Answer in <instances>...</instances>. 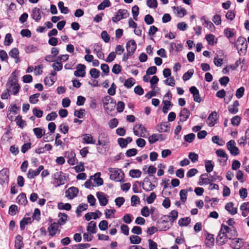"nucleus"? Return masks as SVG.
<instances>
[{"label": "nucleus", "instance_id": "f257e3e1", "mask_svg": "<svg viewBox=\"0 0 249 249\" xmlns=\"http://www.w3.org/2000/svg\"><path fill=\"white\" fill-rule=\"evenodd\" d=\"M238 50V53L240 55H245L247 53L248 43L246 39L242 36H240L237 39L236 42L234 43Z\"/></svg>", "mask_w": 249, "mask_h": 249}, {"label": "nucleus", "instance_id": "aec40b11", "mask_svg": "<svg viewBox=\"0 0 249 249\" xmlns=\"http://www.w3.org/2000/svg\"><path fill=\"white\" fill-rule=\"evenodd\" d=\"M100 176L101 173L97 172L95 173L94 176L90 177V179H93L94 181L96 182V185L97 186L103 185L104 183L103 179L100 178Z\"/></svg>", "mask_w": 249, "mask_h": 249}, {"label": "nucleus", "instance_id": "0e129e2a", "mask_svg": "<svg viewBox=\"0 0 249 249\" xmlns=\"http://www.w3.org/2000/svg\"><path fill=\"white\" fill-rule=\"evenodd\" d=\"M137 150L136 148H131L127 150L125 153L127 157H130L134 156L137 154Z\"/></svg>", "mask_w": 249, "mask_h": 249}, {"label": "nucleus", "instance_id": "f03ea898", "mask_svg": "<svg viewBox=\"0 0 249 249\" xmlns=\"http://www.w3.org/2000/svg\"><path fill=\"white\" fill-rule=\"evenodd\" d=\"M108 171L111 173L110 179L116 181L124 182V174L121 169L109 168Z\"/></svg>", "mask_w": 249, "mask_h": 249}, {"label": "nucleus", "instance_id": "6e6d98bb", "mask_svg": "<svg viewBox=\"0 0 249 249\" xmlns=\"http://www.w3.org/2000/svg\"><path fill=\"white\" fill-rule=\"evenodd\" d=\"M37 47L33 45H29L25 47V51L26 53H30L36 52Z\"/></svg>", "mask_w": 249, "mask_h": 249}, {"label": "nucleus", "instance_id": "f8f14e48", "mask_svg": "<svg viewBox=\"0 0 249 249\" xmlns=\"http://www.w3.org/2000/svg\"><path fill=\"white\" fill-rule=\"evenodd\" d=\"M217 114L216 111L212 112L208 116L207 120L209 121L208 125L213 126L216 123L217 120Z\"/></svg>", "mask_w": 249, "mask_h": 249}, {"label": "nucleus", "instance_id": "3c124183", "mask_svg": "<svg viewBox=\"0 0 249 249\" xmlns=\"http://www.w3.org/2000/svg\"><path fill=\"white\" fill-rule=\"evenodd\" d=\"M40 96V93H36L32 95L29 97V101L31 104H36L38 102V98Z\"/></svg>", "mask_w": 249, "mask_h": 249}, {"label": "nucleus", "instance_id": "9d476101", "mask_svg": "<svg viewBox=\"0 0 249 249\" xmlns=\"http://www.w3.org/2000/svg\"><path fill=\"white\" fill-rule=\"evenodd\" d=\"M78 192L79 190L77 188L71 187L66 191V196L69 199H73L77 196Z\"/></svg>", "mask_w": 249, "mask_h": 249}, {"label": "nucleus", "instance_id": "473e14b6", "mask_svg": "<svg viewBox=\"0 0 249 249\" xmlns=\"http://www.w3.org/2000/svg\"><path fill=\"white\" fill-rule=\"evenodd\" d=\"M58 217H59L58 221L59 222L60 225L65 224L67 221L68 216L65 213H59L58 214Z\"/></svg>", "mask_w": 249, "mask_h": 249}, {"label": "nucleus", "instance_id": "1a4fd4ad", "mask_svg": "<svg viewBox=\"0 0 249 249\" xmlns=\"http://www.w3.org/2000/svg\"><path fill=\"white\" fill-rule=\"evenodd\" d=\"M190 93L193 95L194 101L197 103H200L202 99L200 96L199 90L195 86H192L189 89Z\"/></svg>", "mask_w": 249, "mask_h": 249}, {"label": "nucleus", "instance_id": "e433bc0d", "mask_svg": "<svg viewBox=\"0 0 249 249\" xmlns=\"http://www.w3.org/2000/svg\"><path fill=\"white\" fill-rule=\"evenodd\" d=\"M110 4L111 3L109 0H104L98 6V9L99 10H103L106 7L110 6Z\"/></svg>", "mask_w": 249, "mask_h": 249}, {"label": "nucleus", "instance_id": "2eb2a0df", "mask_svg": "<svg viewBox=\"0 0 249 249\" xmlns=\"http://www.w3.org/2000/svg\"><path fill=\"white\" fill-rule=\"evenodd\" d=\"M190 115L189 110L187 108H183L179 113V117H180L179 122H184L187 120Z\"/></svg>", "mask_w": 249, "mask_h": 249}, {"label": "nucleus", "instance_id": "13d9d810", "mask_svg": "<svg viewBox=\"0 0 249 249\" xmlns=\"http://www.w3.org/2000/svg\"><path fill=\"white\" fill-rule=\"evenodd\" d=\"M99 228L101 231H105L108 228V222L105 220L101 221L99 224Z\"/></svg>", "mask_w": 249, "mask_h": 249}, {"label": "nucleus", "instance_id": "79ce46f5", "mask_svg": "<svg viewBox=\"0 0 249 249\" xmlns=\"http://www.w3.org/2000/svg\"><path fill=\"white\" fill-rule=\"evenodd\" d=\"M58 7L60 9L61 12L63 14H67L69 12L68 8L64 6V2L63 1H59L58 2Z\"/></svg>", "mask_w": 249, "mask_h": 249}, {"label": "nucleus", "instance_id": "4d7b16f0", "mask_svg": "<svg viewBox=\"0 0 249 249\" xmlns=\"http://www.w3.org/2000/svg\"><path fill=\"white\" fill-rule=\"evenodd\" d=\"M146 4L147 5L151 8H156L158 6V2L157 0H147Z\"/></svg>", "mask_w": 249, "mask_h": 249}, {"label": "nucleus", "instance_id": "9b49d317", "mask_svg": "<svg viewBox=\"0 0 249 249\" xmlns=\"http://www.w3.org/2000/svg\"><path fill=\"white\" fill-rule=\"evenodd\" d=\"M76 68L77 70L74 72V75L76 77H84L86 73V66L83 64H79Z\"/></svg>", "mask_w": 249, "mask_h": 249}, {"label": "nucleus", "instance_id": "412c9836", "mask_svg": "<svg viewBox=\"0 0 249 249\" xmlns=\"http://www.w3.org/2000/svg\"><path fill=\"white\" fill-rule=\"evenodd\" d=\"M236 31L234 29L227 28L224 30V34L229 40L235 36Z\"/></svg>", "mask_w": 249, "mask_h": 249}, {"label": "nucleus", "instance_id": "49530a36", "mask_svg": "<svg viewBox=\"0 0 249 249\" xmlns=\"http://www.w3.org/2000/svg\"><path fill=\"white\" fill-rule=\"evenodd\" d=\"M135 80L133 78H129L126 79L124 83V86L127 88H131L135 84Z\"/></svg>", "mask_w": 249, "mask_h": 249}, {"label": "nucleus", "instance_id": "774afa93", "mask_svg": "<svg viewBox=\"0 0 249 249\" xmlns=\"http://www.w3.org/2000/svg\"><path fill=\"white\" fill-rule=\"evenodd\" d=\"M245 89L244 87H241L238 89L236 91L235 95L238 99L242 98L244 95Z\"/></svg>", "mask_w": 249, "mask_h": 249}, {"label": "nucleus", "instance_id": "680f3d73", "mask_svg": "<svg viewBox=\"0 0 249 249\" xmlns=\"http://www.w3.org/2000/svg\"><path fill=\"white\" fill-rule=\"evenodd\" d=\"M40 211L39 209L36 208L34 211V213L33 214L32 218L33 219H35L37 221H39L40 219Z\"/></svg>", "mask_w": 249, "mask_h": 249}, {"label": "nucleus", "instance_id": "4c0bfd02", "mask_svg": "<svg viewBox=\"0 0 249 249\" xmlns=\"http://www.w3.org/2000/svg\"><path fill=\"white\" fill-rule=\"evenodd\" d=\"M129 239L130 242L132 244H139L141 243L142 240V239L140 236L135 235H131Z\"/></svg>", "mask_w": 249, "mask_h": 249}, {"label": "nucleus", "instance_id": "603ef678", "mask_svg": "<svg viewBox=\"0 0 249 249\" xmlns=\"http://www.w3.org/2000/svg\"><path fill=\"white\" fill-rule=\"evenodd\" d=\"M241 118L238 115L235 116L231 119V124L233 125L238 126L241 122Z\"/></svg>", "mask_w": 249, "mask_h": 249}, {"label": "nucleus", "instance_id": "c03bdc74", "mask_svg": "<svg viewBox=\"0 0 249 249\" xmlns=\"http://www.w3.org/2000/svg\"><path fill=\"white\" fill-rule=\"evenodd\" d=\"M194 74V70L193 69H190L188 70L186 72H185L183 76L182 79L184 81H187L189 80L192 75Z\"/></svg>", "mask_w": 249, "mask_h": 249}, {"label": "nucleus", "instance_id": "c85d7f7f", "mask_svg": "<svg viewBox=\"0 0 249 249\" xmlns=\"http://www.w3.org/2000/svg\"><path fill=\"white\" fill-rule=\"evenodd\" d=\"M204 177H209L208 173H204L201 175L200 179L202 180L203 183L205 184H210L211 182H215V179H211V178H204Z\"/></svg>", "mask_w": 249, "mask_h": 249}, {"label": "nucleus", "instance_id": "052dcab7", "mask_svg": "<svg viewBox=\"0 0 249 249\" xmlns=\"http://www.w3.org/2000/svg\"><path fill=\"white\" fill-rule=\"evenodd\" d=\"M188 157L193 163H195L198 161V156L195 152H190L189 154Z\"/></svg>", "mask_w": 249, "mask_h": 249}, {"label": "nucleus", "instance_id": "7c9ffc66", "mask_svg": "<svg viewBox=\"0 0 249 249\" xmlns=\"http://www.w3.org/2000/svg\"><path fill=\"white\" fill-rule=\"evenodd\" d=\"M216 154L218 157L223 158V161L226 162L228 160V155L223 149H218L216 151Z\"/></svg>", "mask_w": 249, "mask_h": 249}, {"label": "nucleus", "instance_id": "f704fd0d", "mask_svg": "<svg viewBox=\"0 0 249 249\" xmlns=\"http://www.w3.org/2000/svg\"><path fill=\"white\" fill-rule=\"evenodd\" d=\"M15 121L17 125L21 128H23L26 125V122L22 119V116L20 115L17 116Z\"/></svg>", "mask_w": 249, "mask_h": 249}, {"label": "nucleus", "instance_id": "0eeeda50", "mask_svg": "<svg viewBox=\"0 0 249 249\" xmlns=\"http://www.w3.org/2000/svg\"><path fill=\"white\" fill-rule=\"evenodd\" d=\"M235 142L234 140H231L227 143V147L230 153L233 156H236L239 154L238 148L235 146Z\"/></svg>", "mask_w": 249, "mask_h": 249}, {"label": "nucleus", "instance_id": "5701e85b", "mask_svg": "<svg viewBox=\"0 0 249 249\" xmlns=\"http://www.w3.org/2000/svg\"><path fill=\"white\" fill-rule=\"evenodd\" d=\"M111 99V97L110 96L107 95L105 96L102 100L103 103V106L105 109L107 110V112L108 113V110L111 112L113 108H109L108 105H109V101Z\"/></svg>", "mask_w": 249, "mask_h": 249}, {"label": "nucleus", "instance_id": "a18cd8bd", "mask_svg": "<svg viewBox=\"0 0 249 249\" xmlns=\"http://www.w3.org/2000/svg\"><path fill=\"white\" fill-rule=\"evenodd\" d=\"M132 13L133 18L135 20H138L137 17L139 14V8L137 5H134L132 8Z\"/></svg>", "mask_w": 249, "mask_h": 249}, {"label": "nucleus", "instance_id": "72a5a7b5", "mask_svg": "<svg viewBox=\"0 0 249 249\" xmlns=\"http://www.w3.org/2000/svg\"><path fill=\"white\" fill-rule=\"evenodd\" d=\"M191 222V218L189 217H186L185 218H181L179 220L178 224L181 226H188Z\"/></svg>", "mask_w": 249, "mask_h": 249}, {"label": "nucleus", "instance_id": "dca6fc26", "mask_svg": "<svg viewBox=\"0 0 249 249\" xmlns=\"http://www.w3.org/2000/svg\"><path fill=\"white\" fill-rule=\"evenodd\" d=\"M160 221H158L157 223L160 224L159 227L160 231H166L168 230L171 226H169V222L166 220H162L160 219Z\"/></svg>", "mask_w": 249, "mask_h": 249}, {"label": "nucleus", "instance_id": "cd10ccee", "mask_svg": "<svg viewBox=\"0 0 249 249\" xmlns=\"http://www.w3.org/2000/svg\"><path fill=\"white\" fill-rule=\"evenodd\" d=\"M83 140L84 142L87 144H94L95 142V140H93L92 136L89 134L84 135Z\"/></svg>", "mask_w": 249, "mask_h": 249}, {"label": "nucleus", "instance_id": "de8ad7c7", "mask_svg": "<svg viewBox=\"0 0 249 249\" xmlns=\"http://www.w3.org/2000/svg\"><path fill=\"white\" fill-rule=\"evenodd\" d=\"M18 212V206L15 204L11 205L9 208L8 213L11 215H14Z\"/></svg>", "mask_w": 249, "mask_h": 249}, {"label": "nucleus", "instance_id": "6e6552de", "mask_svg": "<svg viewBox=\"0 0 249 249\" xmlns=\"http://www.w3.org/2000/svg\"><path fill=\"white\" fill-rule=\"evenodd\" d=\"M230 247L233 249H240L244 245V240L242 238H232Z\"/></svg>", "mask_w": 249, "mask_h": 249}, {"label": "nucleus", "instance_id": "423d86ee", "mask_svg": "<svg viewBox=\"0 0 249 249\" xmlns=\"http://www.w3.org/2000/svg\"><path fill=\"white\" fill-rule=\"evenodd\" d=\"M224 234V232H221V231L220 230L216 239V242L218 245H223L227 242V239H231V236H229L227 234L226 236H225V235Z\"/></svg>", "mask_w": 249, "mask_h": 249}, {"label": "nucleus", "instance_id": "c9c22d12", "mask_svg": "<svg viewBox=\"0 0 249 249\" xmlns=\"http://www.w3.org/2000/svg\"><path fill=\"white\" fill-rule=\"evenodd\" d=\"M129 174L132 178H138L141 177L142 172L139 169H132L130 170Z\"/></svg>", "mask_w": 249, "mask_h": 249}, {"label": "nucleus", "instance_id": "20e7f679", "mask_svg": "<svg viewBox=\"0 0 249 249\" xmlns=\"http://www.w3.org/2000/svg\"><path fill=\"white\" fill-rule=\"evenodd\" d=\"M7 86L10 89V91L12 90L13 94L16 95L19 91L20 87L18 83V80L16 78L9 77L7 83Z\"/></svg>", "mask_w": 249, "mask_h": 249}, {"label": "nucleus", "instance_id": "09e8293b", "mask_svg": "<svg viewBox=\"0 0 249 249\" xmlns=\"http://www.w3.org/2000/svg\"><path fill=\"white\" fill-rule=\"evenodd\" d=\"M100 73V71L95 68L91 69L89 71L90 76L95 79H96L99 77Z\"/></svg>", "mask_w": 249, "mask_h": 249}, {"label": "nucleus", "instance_id": "f3484780", "mask_svg": "<svg viewBox=\"0 0 249 249\" xmlns=\"http://www.w3.org/2000/svg\"><path fill=\"white\" fill-rule=\"evenodd\" d=\"M32 14L31 15L32 18L36 21H37L39 20L41 18V11L40 9L35 7L32 9Z\"/></svg>", "mask_w": 249, "mask_h": 249}, {"label": "nucleus", "instance_id": "338daca9", "mask_svg": "<svg viewBox=\"0 0 249 249\" xmlns=\"http://www.w3.org/2000/svg\"><path fill=\"white\" fill-rule=\"evenodd\" d=\"M101 38L103 39V40L107 43L110 40V36L107 34L106 31H103L101 34Z\"/></svg>", "mask_w": 249, "mask_h": 249}, {"label": "nucleus", "instance_id": "b1692460", "mask_svg": "<svg viewBox=\"0 0 249 249\" xmlns=\"http://www.w3.org/2000/svg\"><path fill=\"white\" fill-rule=\"evenodd\" d=\"M18 203L22 205H26L28 203V200L25 193H22L17 197Z\"/></svg>", "mask_w": 249, "mask_h": 249}, {"label": "nucleus", "instance_id": "a878e982", "mask_svg": "<svg viewBox=\"0 0 249 249\" xmlns=\"http://www.w3.org/2000/svg\"><path fill=\"white\" fill-rule=\"evenodd\" d=\"M33 131L37 139H40L42 138V137L45 135V130L40 127L34 128L33 129Z\"/></svg>", "mask_w": 249, "mask_h": 249}, {"label": "nucleus", "instance_id": "6ab92c4d", "mask_svg": "<svg viewBox=\"0 0 249 249\" xmlns=\"http://www.w3.org/2000/svg\"><path fill=\"white\" fill-rule=\"evenodd\" d=\"M233 205V202H230L227 203L225 207V209L231 215H234L237 212V208H234Z\"/></svg>", "mask_w": 249, "mask_h": 249}, {"label": "nucleus", "instance_id": "a211bd4d", "mask_svg": "<svg viewBox=\"0 0 249 249\" xmlns=\"http://www.w3.org/2000/svg\"><path fill=\"white\" fill-rule=\"evenodd\" d=\"M206 239L205 243L207 247H211L214 245V239L213 238V235L206 232Z\"/></svg>", "mask_w": 249, "mask_h": 249}, {"label": "nucleus", "instance_id": "bb28decb", "mask_svg": "<svg viewBox=\"0 0 249 249\" xmlns=\"http://www.w3.org/2000/svg\"><path fill=\"white\" fill-rule=\"evenodd\" d=\"M96 223L94 221H90L87 227V230L88 232L91 233H95L96 232Z\"/></svg>", "mask_w": 249, "mask_h": 249}, {"label": "nucleus", "instance_id": "58836bf2", "mask_svg": "<svg viewBox=\"0 0 249 249\" xmlns=\"http://www.w3.org/2000/svg\"><path fill=\"white\" fill-rule=\"evenodd\" d=\"M58 208L59 210H65L66 211H70L71 206L70 203H63V202H59L58 204Z\"/></svg>", "mask_w": 249, "mask_h": 249}, {"label": "nucleus", "instance_id": "864d4df0", "mask_svg": "<svg viewBox=\"0 0 249 249\" xmlns=\"http://www.w3.org/2000/svg\"><path fill=\"white\" fill-rule=\"evenodd\" d=\"M163 102L164 103V106L162 107V111L164 113H167L168 110L169 109V106H172L173 105L169 101H163Z\"/></svg>", "mask_w": 249, "mask_h": 249}, {"label": "nucleus", "instance_id": "a19ab883", "mask_svg": "<svg viewBox=\"0 0 249 249\" xmlns=\"http://www.w3.org/2000/svg\"><path fill=\"white\" fill-rule=\"evenodd\" d=\"M9 170L7 168H3L0 171V176H1L2 179L5 180H9Z\"/></svg>", "mask_w": 249, "mask_h": 249}, {"label": "nucleus", "instance_id": "ea45409f", "mask_svg": "<svg viewBox=\"0 0 249 249\" xmlns=\"http://www.w3.org/2000/svg\"><path fill=\"white\" fill-rule=\"evenodd\" d=\"M205 39L208 41V44L211 45H213L214 43H217V40L214 41L215 36L212 34L207 35L205 36Z\"/></svg>", "mask_w": 249, "mask_h": 249}, {"label": "nucleus", "instance_id": "393cba45", "mask_svg": "<svg viewBox=\"0 0 249 249\" xmlns=\"http://www.w3.org/2000/svg\"><path fill=\"white\" fill-rule=\"evenodd\" d=\"M23 238L20 235H18L15 240V248L17 249H21L23 247V243L22 241Z\"/></svg>", "mask_w": 249, "mask_h": 249}, {"label": "nucleus", "instance_id": "bf43d9fd", "mask_svg": "<svg viewBox=\"0 0 249 249\" xmlns=\"http://www.w3.org/2000/svg\"><path fill=\"white\" fill-rule=\"evenodd\" d=\"M39 173L37 170H33L31 169H29L27 173V177L29 178H34L35 177L38 176Z\"/></svg>", "mask_w": 249, "mask_h": 249}, {"label": "nucleus", "instance_id": "39448f33", "mask_svg": "<svg viewBox=\"0 0 249 249\" xmlns=\"http://www.w3.org/2000/svg\"><path fill=\"white\" fill-rule=\"evenodd\" d=\"M129 13L126 9H119L116 15L112 18V20L114 22H117L122 19L125 18L129 16Z\"/></svg>", "mask_w": 249, "mask_h": 249}, {"label": "nucleus", "instance_id": "2f4dec72", "mask_svg": "<svg viewBox=\"0 0 249 249\" xmlns=\"http://www.w3.org/2000/svg\"><path fill=\"white\" fill-rule=\"evenodd\" d=\"M31 218L30 217H24L20 221V229L21 231H23L25 229V226L28 223H31Z\"/></svg>", "mask_w": 249, "mask_h": 249}, {"label": "nucleus", "instance_id": "ddd939ff", "mask_svg": "<svg viewBox=\"0 0 249 249\" xmlns=\"http://www.w3.org/2000/svg\"><path fill=\"white\" fill-rule=\"evenodd\" d=\"M126 51L133 54L137 48V44L134 40L131 39L126 43Z\"/></svg>", "mask_w": 249, "mask_h": 249}, {"label": "nucleus", "instance_id": "69168bd1", "mask_svg": "<svg viewBox=\"0 0 249 249\" xmlns=\"http://www.w3.org/2000/svg\"><path fill=\"white\" fill-rule=\"evenodd\" d=\"M116 86L114 83H113L110 88L107 90V93L111 96H113L116 93Z\"/></svg>", "mask_w": 249, "mask_h": 249}, {"label": "nucleus", "instance_id": "4468645a", "mask_svg": "<svg viewBox=\"0 0 249 249\" xmlns=\"http://www.w3.org/2000/svg\"><path fill=\"white\" fill-rule=\"evenodd\" d=\"M96 196L99 200L101 206H105L107 204L108 199L106 197L103 193L100 192H97Z\"/></svg>", "mask_w": 249, "mask_h": 249}, {"label": "nucleus", "instance_id": "e2e57ef3", "mask_svg": "<svg viewBox=\"0 0 249 249\" xmlns=\"http://www.w3.org/2000/svg\"><path fill=\"white\" fill-rule=\"evenodd\" d=\"M9 54L12 58H17L19 54L18 50L17 48H13L9 52Z\"/></svg>", "mask_w": 249, "mask_h": 249}, {"label": "nucleus", "instance_id": "c756f323", "mask_svg": "<svg viewBox=\"0 0 249 249\" xmlns=\"http://www.w3.org/2000/svg\"><path fill=\"white\" fill-rule=\"evenodd\" d=\"M214 166V162L212 160H206L205 161L206 170L208 173H210L213 170Z\"/></svg>", "mask_w": 249, "mask_h": 249}, {"label": "nucleus", "instance_id": "7ed1b4c3", "mask_svg": "<svg viewBox=\"0 0 249 249\" xmlns=\"http://www.w3.org/2000/svg\"><path fill=\"white\" fill-rule=\"evenodd\" d=\"M53 178L54 179V184H56L55 186L56 187L60 186L66 183L67 180L69 178V177L66 176V174L61 171L54 173L53 175Z\"/></svg>", "mask_w": 249, "mask_h": 249}, {"label": "nucleus", "instance_id": "4be33fe9", "mask_svg": "<svg viewBox=\"0 0 249 249\" xmlns=\"http://www.w3.org/2000/svg\"><path fill=\"white\" fill-rule=\"evenodd\" d=\"M157 127L160 132H168L170 131V126L167 122L158 124Z\"/></svg>", "mask_w": 249, "mask_h": 249}, {"label": "nucleus", "instance_id": "8fccbe9b", "mask_svg": "<svg viewBox=\"0 0 249 249\" xmlns=\"http://www.w3.org/2000/svg\"><path fill=\"white\" fill-rule=\"evenodd\" d=\"M196 135L194 133H190L189 134L186 135L184 137V141L186 142L191 143L193 142L194 139H195Z\"/></svg>", "mask_w": 249, "mask_h": 249}, {"label": "nucleus", "instance_id": "37998d69", "mask_svg": "<svg viewBox=\"0 0 249 249\" xmlns=\"http://www.w3.org/2000/svg\"><path fill=\"white\" fill-rule=\"evenodd\" d=\"M188 191L185 189H182L179 192V196L180 200L182 202H185L186 201L187 197Z\"/></svg>", "mask_w": 249, "mask_h": 249}, {"label": "nucleus", "instance_id": "5fc2aeb1", "mask_svg": "<svg viewBox=\"0 0 249 249\" xmlns=\"http://www.w3.org/2000/svg\"><path fill=\"white\" fill-rule=\"evenodd\" d=\"M90 245L88 243L79 244L74 245L72 247V249H84L90 247Z\"/></svg>", "mask_w": 249, "mask_h": 249}]
</instances>
